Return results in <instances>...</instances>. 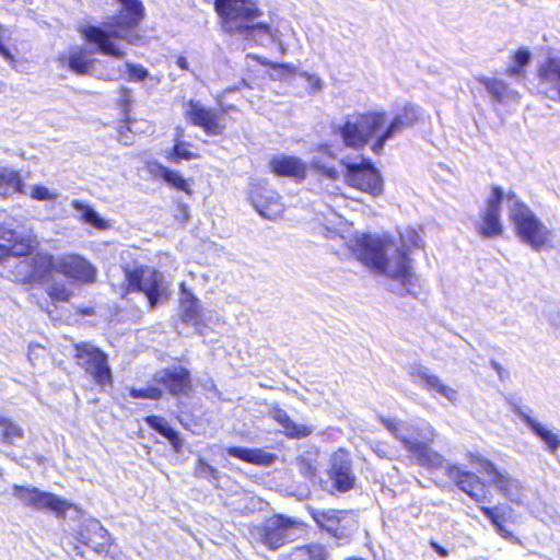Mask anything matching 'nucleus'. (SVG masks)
Instances as JSON below:
<instances>
[{"label": "nucleus", "mask_w": 560, "mask_h": 560, "mask_svg": "<svg viewBox=\"0 0 560 560\" xmlns=\"http://www.w3.org/2000/svg\"><path fill=\"white\" fill-rule=\"evenodd\" d=\"M271 171L278 176L303 179L306 176V164L295 156H275L269 162Z\"/></svg>", "instance_id": "obj_28"}, {"label": "nucleus", "mask_w": 560, "mask_h": 560, "mask_svg": "<svg viewBox=\"0 0 560 560\" xmlns=\"http://www.w3.org/2000/svg\"><path fill=\"white\" fill-rule=\"evenodd\" d=\"M214 5L223 19L224 30L231 34L240 30L241 25L260 15V11L252 0H215Z\"/></svg>", "instance_id": "obj_10"}, {"label": "nucleus", "mask_w": 560, "mask_h": 560, "mask_svg": "<svg viewBox=\"0 0 560 560\" xmlns=\"http://www.w3.org/2000/svg\"><path fill=\"white\" fill-rule=\"evenodd\" d=\"M420 115V107L416 105L404 106L389 122L388 120L386 121L380 136L373 141L371 150L376 154H381L386 142L400 135L406 128L412 127L418 121Z\"/></svg>", "instance_id": "obj_13"}, {"label": "nucleus", "mask_w": 560, "mask_h": 560, "mask_svg": "<svg viewBox=\"0 0 560 560\" xmlns=\"http://www.w3.org/2000/svg\"><path fill=\"white\" fill-rule=\"evenodd\" d=\"M248 199L256 211L268 220L277 219L284 210L279 195L260 183L250 185Z\"/></svg>", "instance_id": "obj_17"}, {"label": "nucleus", "mask_w": 560, "mask_h": 560, "mask_svg": "<svg viewBox=\"0 0 560 560\" xmlns=\"http://www.w3.org/2000/svg\"><path fill=\"white\" fill-rule=\"evenodd\" d=\"M182 319L192 325H198L201 320L200 302L190 292H185L182 300Z\"/></svg>", "instance_id": "obj_36"}, {"label": "nucleus", "mask_w": 560, "mask_h": 560, "mask_svg": "<svg viewBox=\"0 0 560 560\" xmlns=\"http://www.w3.org/2000/svg\"><path fill=\"white\" fill-rule=\"evenodd\" d=\"M23 180L19 173L8 167H0V197L23 192Z\"/></svg>", "instance_id": "obj_35"}, {"label": "nucleus", "mask_w": 560, "mask_h": 560, "mask_svg": "<svg viewBox=\"0 0 560 560\" xmlns=\"http://www.w3.org/2000/svg\"><path fill=\"white\" fill-rule=\"evenodd\" d=\"M445 475L476 502L483 503L487 501V488L476 474L465 470L458 465H447Z\"/></svg>", "instance_id": "obj_19"}, {"label": "nucleus", "mask_w": 560, "mask_h": 560, "mask_svg": "<svg viewBox=\"0 0 560 560\" xmlns=\"http://www.w3.org/2000/svg\"><path fill=\"white\" fill-rule=\"evenodd\" d=\"M77 538L96 552H103L106 546L109 545L110 536L100 521L92 518L81 524Z\"/></svg>", "instance_id": "obj_23"}, {"label": "nucleus", "mask_w": 560, "mask_h": 560, "mask_svg": "<svg viewBox=\"0 0 560 560\" xmlns=\"http://www.w3.org/2000/svg\"><path fill=\"white\" fill-rule=\"evenodd\" d=\"M176 66H177L179 69L184 70V71H188V70H189L188 61H187V59H186L185 57H183V56L177 57V59H176Z\"/></svg>", "instance_id": "obj_59"}, {"label": "nucleus", "mask_w": 560, "mask_h": 560, "mask_svg": "<svg viewBox=\"0 0 560 560\" xmlns=\"http://www.w3.org/2000/svg\"><path fill=\"white\" fill-rule=\"evenodd\" d=\"M0 55L7 60L9 61L12 66L15 65V58L14 56L11 54V51L4 46L3 42L0 43Z\"/></svg>", "instance_id": "obj_56"}, {"label": "nucleus", "mask_w": 560, "mask_h": 560, "mask_svg": "<svg viewBox=\"0 0 560 560\" xmlns=\"http://www.w3.org/2000/svg\"><path fill=\"white\" fill-rule=\"evenodd\" d=\"M126 68L128 69V79L130 81H143L145 78L149 77L148 70L142 67L141 65H136L131 62H126Z\"/></svg>", "instance_id": "obj_46"}, {"label": "nucleus", "mask_w": 560, "mask_h": 560, "mask_svg": "<svg viewBox=\"0 0 560 560\" xmlns=\"http://www.w3.org/2000/svg\"><path fill=\"white\" fill-rule=\"evenodd\" d=\"M130 397L135 399H151L158 400L162 397L163 392L156 386H148L145 388H129Z\"/></svg>", "instance_id": "obj_44"}, {"label": "nucleus", "mask_w": 560, "mask_h": 560, "mask_svg": "<svg viewBox=\"0 0 560 560\" xmlns=\"http://www.w3.org/2000/svg\"><path fill=\"white\" fill-rule=\"evenodd\" d=\"M431 546L439 556H441L443 558L447 557L448 552L445 548H443L442 546H440L439 544H436L434 541L431 542Z\"/></svg>", "instance_id": "obj_60"}, {"label": "nucleus", "mask_w": 560, "mask_h": 560, "mask_svg": "<svg viewBox=\"0 0 560 560\" xmlns=\"http://www.w3.org/2000/svg\"><path fill=\"white\" fill-rule=\"evenodd\" d=\"M503 200H506L504 190L498 186L493 187L491 195L487 199L481 222L477 225V230L482 236L493 238L502 234L503 226L500 220V213Z\"/></svg>", "instance_id": "obj_14"}, {"label": "nucleus", "mask_w": 560, "mask_h": 560, "mask_svg": "<svg viewBox=\"0 0 560 560\" xmlns=\"http://www.w3.org/2000/svg\"><path fill=\"white\" fill-rule=\"evenodd\" d=\"M187 143L185 142H178L176 143L171 151L167 152V159L171 162L178 163L182 160H192L197 158V154L192 153L187 149Z\"/></svg>", "instance_id": "obj_42"}, {"label": "nucleus", "mask_w": 560, "mask_h": 560, "mask_svg": "<svg viewBox=\"0 0 560 560\" xmlns=\"http://www.w3.org/2000/svg\"><path fill=\"white\" fill-rule=\"evenodd\" d=\"M521 69H522V68H518V67H517V65H515V66L511 67V68L508 70V73H509L510 75H516V74H518V73H520V70H521Z\"/></svg>", "instance_id": "obj_62"}, {"label": "nucleus", "mask_w": 560, "mask_h": 560, "mask_svg": "<svg viewBox=\"0 0 560 560\" xmlns=\"http://www.w3.org/2000/svg\"><path fill=\"white\" fill-rule=\"evenodd\" d=\"M312 167L331 180H336L339 177L337 170L324 164L320 158L315 156L313 159Z\"/></svg>", "instance_id": "obj_45"}, {"label": "nucleus", "mask_w": 560, "mask_h": 560, "mask_svg": "<svg viewBox=\"0 0 560 560\" xmlns=\"http://www.w3.org/2000/svg\"><path fill=\"white\" fill-rule=\"evenodd\" d=\"M281 67L280 65H272V68Z\"/></svg>", "instance_id": "obj_64"}, {"label": "nucleus", "mask_w": 560, "mask_h": 560, "mask_svg": "<svg viewBox=\"0 0 560 560\" xmlns=\"http://www.w3.org/2000/svg\"><path fill=\"white\" fill-rule=\"evenodd\" d=\"M48 294L50 295V298L52 300L61 301V302L69 301V299L71 296V293L68 291V289L65 288L63 285H59V284H52L48 289Z\"/></svg>", "instance_id": "obj_48"}, {"label": "nucleus", "mask_w": 560, "mask_h": 560, "mask_svg": "<svg viewBox=\"0 0 560 560\" xmlns=\"http://www.w3.org/2000/svg\"><path fill=\"white\" fill-rule=\"evenodd\" d=\"M509 215L517 235L535 250H540L551 237L550 230L520 200L514 191L506 194Z\"/></svg>", "instance_id": "obj_6"}, {"label": "nucleus", "mask_w": 560, "mask_h": 560, "mask_svg": "<svg viewBox=\"0 0 560 560\" xmlns=\"http://www.w3.org/2000/svg\"><path fill=\"white\" fill-rule=\"evenodd\" d=\"M383 425L404 445L420 466L439 469L444 456L430 447L436 436L435 429L425 421L402 422L396 418H380Z\"/></svg>", "instance_id": "obj_3"}, {"label": "nucleus", "mask_w": 560, "mask_h": 560, "mask_svg": "<svg viewBox=\"0 0 560 560\" xmlns=\"http://www.w3.org/2000/svg\"><path fill=\"white\" fill-rule=\"evenodd\" d=\"M35 246L31 236L19 235L7 224H0V261L10 256H28Z\"/></svg>", "instance_id": "obj_20"}, {"label": "nucleus", "mask_w": 560, "mask_h": 560, "mask_svg": "<svg viewBox=\"0 0 560 560\" xmlns=\"http://www.w3.org/2000/svg\"><path fill=\"white\" fill-rule=\"evenodd\" d=\"M57 261L46 253H37L32 257L25 256L18 265L19 275L27 282H45L52 271H57Z\"/></svg>", "instance_id": "obj_18"}, {"label": "nucleus", "mask_w": 560, "mask_h": 560, "mask_svg": "<svg viewBox=\"0 0 560 560\" xmlns=\"http://www.w3.org/2000/svg\"><path fill=\"white\" fill-rule=\"evenodd\" d=\"M293 560H329L326 548L319 544L300 546L292 551Z\"/></svg>", "instance_id": "obj_37"}, {"label": "nucleus", "mask_w": 560, "mask_h": 560, "mask_svg": "<svg viewBox=\"0 0 560 560\" xmlns=\"http://www.w3.org/2000/svg\"><path fill=\"white\" fill-rule=\"evenodd\" d=\"M185 115L194 126L202 128L209 136L222 135L225 129L224 114L206 108L198 102L189 101L186 105Z\"/></svg>", "instance_id": "obj_15"}, {"label": "nucleus", "mask_w": 560, "mask_h": 560, "mask_svg": "<svg viewBox=\"0 0 560 560\" xmlns=\"http://www.w3.org/2000/svg\"><path fill=\"white\" fill-rule=\"evenodd\" d=\"M269 415L281 425L283 433L290 439H303L311 435L314 431L311 425L299 424L292 421L288 412L279 406H272Z\"/></svg>", "instance_id": "obj_29"}, {"label": "nucleus", "mask_w": 560, "mask_h": 560, "mask_svg": "<svg viewBox=\"0 0 560 560\" xmlns=\"http://www.w3.org/2000/svg\"><path fill=\"white\" fill-rule=\"evenodd\" d=\"M341 164L346 167L345 182L349 186L372 196L382 194V177L370 160L362 159L360 163L341 160Z\"/></svg>", "instance_id": "obj_9"}, {"label": "nucleus", "mask_w": 560, "mask_h": 560, "mask_svg": "<svg viewBox=\"0 0 560 560\" xmlns=\"http://www.w3.org/2000/svg\"><path fill=\"white\" fill-rule=\"evenodd\" d=\"M131 90L122 86L119 89V102L121 106H128L131 103Z\"/></svg>", "instance_id": "obj_54"}, {"label": "nucleus", "mask_w": 560, "mask_h": 560, "mask_svg": "<svg viewBox=\"0 0 560 560\" xmlns=\"http://www.w3.org/2000/svg\"><path fill=\"white\" fill-rule=\"evenodd\" d=\"M478 81L486 88L494 102L502 103L518 97L517 92L511 90L508 83L502 80L481 77L478 78Z\"/></svg>", "instance_id": "obj_31"}, {"label": "nucleus", "mask_w": 560, "mask_h": 560, "mask_svg": "<svg viewBox=\"0 0 560 560\" xmlns=\"http://www.w3.org/2000/svg\"><path fill=\"white\" fill-rule=\"evenodd\" d=\"M122 8L110 22L98 26H86L82 30L84 38L95 44L97 51L115 58L125 56L120 42L136 45L140 39L137 27L144 18V8L140 0H118Z\"/></svg>", "instance_id": "obj_2"}, {"label": "nucleus", "mask_w": 560, "mask_h": 560, "mask_svg": "<svg viewBox=\"0 0 560 560\" xmlns=\"http://www.w3.org/2000/svg\"><path fill=\"white\" fill-rule=\"evenodd\" d=\"M387 121L384 112L353 113L332 122L331 133L342 144L353 150L363 149L370 140H376Z\"/></svg>", "instance_id": "obj_4"}, {"label": "nucleus", "mask_w": 560, "mask_h": 560, "mask_svg": "<svg viewBox=\"0 0 560 560\" xmlns=\"http://www.w3.org/2000/svg\"><path fill=\"white\" fill-rule=\"evenodd\" d=\"M154 382L163 385L174 396L186 394L191 386L190 373L183 366H172L156 372Z\"/></svg>", "instance_id": "obj_22"}, {"label": "nucleus", "mask_w": 560, "mask_h": 560, "mask_svg": "<svg viewBox=\"0 0 560 560\" xmlns=\"http://www.w3.org/2000/svg\"><path fill=\"white\" fill-rule=\"evenodd\" d=\"M495 532L503 538H510L512 536L511 533L503 525V522L497 524Z\"/></svg>", "instance_id": "obj_57"}, {"label": "nucleus", "mask_w": 560, "mask_h": 560, "mask_svg": "<svg viewBox=\"0 0 560 560\" xmlns=\"http://www.w3.org/2000/svg\"><path fill=\"white\" fill-rule=\"evenodd\" d=\"M195 475L211 481H217L220 478V472L217 468L209 465L203 458H199L196 464Z\"/></svg>", "instance_id": "obj_43"}, {"label": "nucleus", "mask_w": 560, "mask_h": 560, "mask_svg": "<svg viewBox=\"0 0 560 560\" xmlns=\"http://www.w3.org/2000/svg\"><path fill=\"white\" fill-rule=\"evenodd\" d=\"M299 467L301 474L307 478H312L316 474V467L313 466L308 460H301Z\"/></svg>", "instance_id": "obj_53"}, {"label": "nucleus", "mask_w": 560, "mask_h": 560, "mask_svg": "<svg viewBox=\"0 0 560 560\" xmlns=\"http://www.w3.org/2000/svg\"><path fill=\"white\" fill-rule=\"evenodd\" d=\"M78 364L101 386L112 383V372L106 354L90 343L75 345Z\"/></svg>", "instance_id": "obj_11"}, {"label": "nucleus", "mask_w": 560, "mask_h": 560, "mask_svg": "<svg viewBox=\"0 0 560 560\" xmlns=\"http://www.w3.org/2000/svg\"><path fill=\"white\" fill-rule=\"evenodd\" d=\"M185 115L194 126L202 128L209 136L222 135L225 129L224 114L206 108L198 102L189 101L186 105Z\"/></svg>", "instance_id": "obj_16"}, {"label": "nucleus", "mask_w": 560, "mask_h": 560, "mask_svg": "<svg viewBox=\"0 0 560 560\" xmlns=\"http://www.w3.org/2000/svg\"><path fill=\"white\" fill-rule=\"evenodd\" d=\"M130 130H129V127H122L120 130H119V141L121 143H124L125 145H128V144H131L132 143V137L128 133Z\"/></svg>", "instance_id": "obj_55"}, {"label": "nucleus", "mask_w": 560, "mask_h": 560, "mask_svg": "<svg viewBox=\"0 0 560 560\" xmlns=\"http://www.w3.org/2000/svg\"><path fill=\"white\" fill-rule=\"evenodd\" d=\"M302 77H304L305 80L307 81L308 89L312 92H319L322 90V81L318 77H316L314 74L306 73V72H304L302 74Z\"/></svg>", "instance_id": "obj_51"}, {"label": "nucleus", "mask_w": 560, "mask_h": 560, "mask_svg": "<svg viewBox=\"0 0 560 560\" xmlns=\"http://www.w3.org/2000/svg\"><path fill=\"white\" fill-rule=\"evenodd\" d=\"M410 375L416 384L423 386L427 390L435 392L452 402L456 400L457 390L444 385L439 376L431 374L427 368L413 366Z\"/></svg>", "instance_id": "obj_26"}, {"label": "nucleus", "mask_w": 560, "mask_h": 560, "mask_svg": "<svg viewBox=\"0 0 560 560\" xmlns=\"http://www.w3.org/2000/svg\"><path fill=\"white\" fill-rule=\"evenodd\" d=\"M491 366L495 370L500 380H503L505 374V370L503 369V366L494 360L491 361Z\"/></svg>", "instance_id": "obj_58"}, {"label": "nucleus", "mask_w": 560, "mask_h": 560, "mask_svg": "<svg viewBox=\"0 0 560 560\" xmlns=\"http://www.w3.org/2000/svg\"><path fill=\"white\" fill-rule=\"evenodd\" d=\"M12 495L24 506L37 511L48 510L57 517H63L71 504L51 492L43 491L34 486H12Z\"/></svg>", "instance_id": "obj_8"}, {"label": "nucleus", "mask_w": 560, "mask_h": 560, "mask_svg": "<svg viewBox=\"0 0 560 560\" xmlns=\"http://www.w3.org/2000/svg\"><path fill=\"white\" fill-rule=\"evenodd\" d=\"M318 152L322 153L323 155H328L329 158H334L332 151H331L330 147L327 144L319 145Z\"/></svg>", "instance_id": "obj_61"}, {"label": "nucleus", "mask_w": 560, "mask_h": 560, "mask_svg": "<svg viewBox=\"0 0 560 560\" xmlns=\"http://www.w3.org/2000/svg\"><path fill=\"white\" fill-rule=\"evenodd\" d=\"M56 61L60 68L68 69L78 75L88 74L93 63L86 50L78 46L58 54Z\"/></svg>", "instance_id": "obj_27"}, {"label": "nucleus", "mask_w": 560, "mask_h": 560, "mask_svg": "<svg viewBox=\"0 0 560 560\" xmlns=\"http://www.w3.org/2000/svg\"><path fill=\"white\" fill-rule=\"evenodd\" d=\"M120 270L124 281L117 293L122 298L131 292H141L145 295L151 310L167 298L166 283L162 272L143 266L120 267Z\"/></svg>", "instance_id": "obj_5"}, {"label": "nucleus", "mask_w": 560, "mask_h": 560, "mask_svg": "<svg viewBox=\"0 0 560 560\" xmlns=\"http://www.w3.org/2000/svg\"><path fill=\"white\" fill-rule=\"evenodd\" d=\"M57 272L81 282H91L95 278L94 267L80 256H67L57 261Z\"/></svg>", "instance_id": "obj_24"}, {"label": "nucleus", "mask_w": 560, "mask_h": 560, "mask_svg": "<svg viewBox=\"0 0 560 560\" xmlns=\"http://www.w3.org/2000/svg\"><path fill=\"white\" fill-rule=\"evenodd\" d=\"M310 514L312 515L315 523L322 528L326 529L331 523L335 522L340 515H346L347 513L343 511L336 510H317L314 508H308Z\"/></svg>", "instance_id": "obj_40"}, {"label": "nucleus", "mask_w": 560, "mask_h": 560, "mask_svg": "<svg viewBox=\"0 0 560 560\" xmlns=\"http://www.w3.org/2000/svg\"><path fill=\"white\" fill-rule=\"evenodd\" d=\"M159 176L163 178L168 185L175 187L178 190H183L190 194L187 180L182 177L177 172H174L165 166H159Z\"/></svg>", "instance_id": "obj_41"}, {"label": "nucleus", "mask_w": 560, "mask_h": 560, "mask_svg": "<svg viewBox=\"0 0 560 560\" xmlns=\"http://www.w3.org/2000/svg\"><path fill=\"white\" fill-rule=\"evenodd\" d=\"M467 458L470 464L479 465V471L486 474L490 478L491 483L504 497L516 503L522 501L523 488L518 480L499 471L493 463L478 454L468 453Z\"/></svg>", "instance_id": "obj_12"}, {"label": "nucleus", "mask_w": 560, "mask_h": 560, "mask_svg": "<svg viewBox=\"0 0 560 560\" xmlns=\"http://www.w3.org/2000/svg\"><path fill=\"white\" fill-rule=\"evenodd\" d=\"M514 60L518 68H523L530 61V52L527 49H520L516 51Z\"/></svg>", "instance_id": "obj_50"}, {"label": "nucleus", "mask_w": 560, "mask_h": 560, "mask_svg": "<svg viewBox=\"0 0 560 560\" xmlns=\"http://www.w3.org/2000/svg\"><path fill=\"white\" fill-rule=\"evenodd\" d=\"M328 475L334 488L339 492H347L354 487L355 476L350 455L346 451L339 450L332 455Z\"/></svg>", "instance_id": "obj_21"}, {"label": "nucleus", "mask_w": 560, "mask_h": 560, "mask_svg": "<svg viewBox=\"0 0 560 560\" xmlns=\"http://www.w3.org/2000/svg\"><path fill=\"white\" fill-rule=\"evenodd\" d=\"M226 453L232 457L250 464L269 465L273 460V456L271 454L256 448L231 446L226 448Z\"/></svg>", "instance_id": "obj_32"}, {"label": "nucleus", "mask_w": 560, "mask_h": 560, "mask_svg": "<svg viewBox=\"0 0 560 560\" xmlns=\"http://www.w3.org/2000/svg\"><path fill=\"white\" fill-rule=\"evenodd\" d=\"M354 527L355 523L353 520H347L346 515H340L325 530L338 540H349Z\"/></svg>", "instance_id": "obj_38"}, {"label": "nucleus", "mask_w": 560, "mask_h": 560, "mask_svg": "<svg viewBox=\"0 0 560 560\" xmlns=\"http://www.w3.org/2000/svg\"><path fill=\"white\" fill-rule=\"evenodd\" d=\"M72 208L80 213V220L91 226L104 231L109 228V223L103 219L92 207L80 201L73 200Z\"/></svg>", "instance_id": "obj_33"}, {"label": "nucleus", "mask_w": 560, "mask_h": 560, "mask_svg": "<svg viewBox=\"0 0 560 560\" xmlns=\"http://www.w3.org/2000/svg\"><path fill=\"white\" fill-rule=\"evenodd\" d=\"M399 240L400 246H397L388 236L362 234L351 242L350 248L372 272L392 281V292L413 294L418 279L408 256L413 248L421 246V238L415 229L406 228L399 233Z\"/></svg>", "instance_id": "obj_1"}, {"label": "nucleus", "mask_w": 560, "mask_h": 560, "mask_svg": "<svg viewBox=\"0 0 560 560\" xmlns=\"http://www.w3.org/2000/svg\"><path fill=\"white\" fill-rule=\"evenodd\" d=\"M0 429L2 441L9 444H13L16 440L23 438V430L11 419L0 415Z\"/></svg>", "instance_id": "obj_39"}, {"label": "nucleus", "mask_w": 560, "mask_h": 560, "mask_svg": "<svg viewBox=\"0 0 560 560\" xmlns=\"http://www.w3.org/2000/svg\"><path fill=\"white\" fill-rule=\"evenodd\" d=\"M240 502H244V505L240 509L245 513H252L257 509L259 501L254 497H245Z\"/></svg>", "instance_id": "obj_52"}, {"label": "nucleus", "mask_w": 560, "mask_h": 560, "mask_svg": "<svg viewBox=\"0 0 560 560\" xmlns=\"http://www.w3.org/2000/svg\"><path fill=\"white\" fill-rule=\"evenodd\" d=\"M511 410L522 421H524L529 429L545 442L547 450L553 455L560 448V433L553 432L544 427L537 420L533 419L528 412L524 411L516 402H510Z\"/></svg>", "instance_id": "obj_25"}, {"label": "nucleus", "mask_w": 560, "mask_h": 560, "mask_svg": "<svg viewBox=\"0 0 560 560\" xmlns=\"http://www.w3.org/2000/svg\"><path fill=\"white\" fill-rule=\"evenodd\" d=\"M234 34H240L245 39H252L261 46H266L275 40H278L277 31H272L267 24L264 23L254 24L253 21L241 25L240 30H237Z\"/></svg>", "instance_id": "obj_30"}, {"label": "nucleus", "mask_w": 560, "mask_h": 560, "mask_svg": "<svg viewBox=\"0 0 560 560\" xmlns=\"http://www.w3.org/2000/svg\"><path fill=\"white\" fill-rule=\"evenodd\" d=\"M257 60H258L259 62H261L262 65H267V62H266L265 60L260 59V58H257Z\"/></svg>", "instance_id": "obj_63"}, {"label": "nucleus", "mask_w": 560, "mask_h": 560, "mask_svg": "<svg viewBox=\"0 0 560 560\" xmlns=\"http://www.w3.org/2000/svg\"><path fill=\"white\" fill-rule=\"evenodd\" d=\"M303 523L296 518L276 514L267 518L256 530L260 542L269 549L276 550L294 541Z\"/></svg>", "instance_id": "obj_7"}, {"label": "nucleus", "mask_w": 560, "mask_h": 560, "mask_svg": "<svg viewBox=\"0 0 560 560\" xmlns=\"http://www.w3.org/2000/svg\"><path fill=\"white\" fill-rule=\"evenodd\" d=\"M57 196L45 186H35L31 192V197L39 201L56 200Z\"/></svg>", "instance_id": "obj_47"}, {"label": "nucleus", "mask_w": 560, "mask_h": 560, "mask_svg": "<svg viewBox=\"0 0 560 560\" xmlns=\"http://www.w3.org/2000/svg\"><path fill=\"white\" fill-rule=\"evenodd\" d=\"M145 422L149 424L150 428L158 431L161 435L167 439L176 452H180L183 447L182 439L179 438L178 433L172 427H170L164 419L155 416H150L147 417Z\"/></svg>", "instance_id": "obj_34"}, {"label": "nucleus", "mask_w": 560, "mask_h": 560, "mask_svg": "<svg viewBox=\"0 0 560 560\" xmlns=\"http://www.w3.org/2000/svg\"><path fill=\"white\" fill-rule=\"evenodd\" d=\"M480 510L490 520L494 528L497 524H500L504 520L503 513H500L498 508L481 506Z\"/></svg>", "instance_id": "obj_49"}]
</instances>
